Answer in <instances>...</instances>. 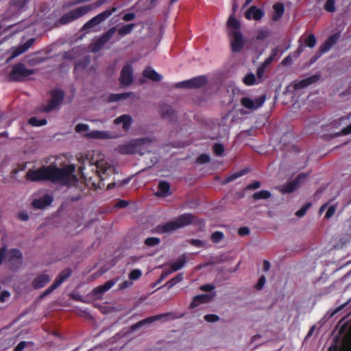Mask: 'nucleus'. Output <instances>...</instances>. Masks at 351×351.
Here are the masks:
<instances>
[{"instance_id": "1", "label": "nucleus", "mask_w": 351, "mask_h": 351, "mask_svg": "<svg viewBox=\"0 0 351 351\" xmlns=\"http://www.w3.org/2000/svg\"><path fill=\"white\" fill-rule=\"evenodd\" d=\"M73 165L58 168L56 165L43 166L32 170L29 169L25 176L27 180L32 182L47 180L53 183L67 185L76 180Z\"/></svg>"}, {"instance_id": "2", "label": "nucleus", "mask_w": 351, "mask_h": 351, "mask_svg": "<svg viewBox=\"0 0 351 351\" xmlns=\"http://www.w3.org/2000/svg\"><path fill=\"white\" fill-rule=\"evenodd\" d=\"M227 25L231 50L234 53H238L241 51L244 46V38L240 31V23L232 15L228 20Z\"/></svg>"}, {"instance_id": "3", "label": "nucleus", "mask_w": 351, "mask_h": 351, "mask_svg": "<svg viewBox=\"0 0 351 351\" xmlns=\"http://www.w3.org/2000/svg\"><path fill=\"white\" fill-rule=\"evenodd\" d=\"M194 219L195 216L193 215L184 213L173 221L158 226L156 230L159 233H169L191 224L194 221Z\"/></svg>"}, {"instance_id": "4", "label": "nucleus", "mask_w": 351, "mask_h": 351, "mask_svg": "<svg viewBox=\"0 0 351 351\" xmlns=\"http://www.w3.org/2000/svg\"><path fill=\"white\" fill-rule=\"evenodd\" d=\"M101 3L97 5L90 4L76 8L69 12L63 14L58 20V23L64 25L73 22L88 14L89 12L99 6Z\"/></svg>"}, {"instance_id": "5", "label": "nucleus", "mask_w": 351, "mask_h": 351, "mask_svg": "<svg viewBox=\"0 0 351 351\" xmlns=\"http://www.w3.org/2000/svg\"><path fill=\"white\" fill-rule=\"evenodd\" d=\"M35 73L36 70L27 69L25 64L18 63L13 66L9 78L12 81L22 82L26 80L29 76L34 75Z\"/></svg>"}, {"instance_id": "6", "label": "nucleus", "mask_w": 351, "mask_h": 351, "mask_svg": "<svg viewBox=\"0 0 351 351\" xmlns=\"http://www.w3.org/2000/svg\"><path fill=\"white\" fill-rule=\"evenodd\" d=\"M64 93L60 89H54L51 91V99L47 104L42 105L40 110L44 112H49L56 109L63 101Z\"/></svg>"}, {"instance_id": "7", "label": "nucleus", "mask_w": 351, "mask_h": 351, "mask_svg": "<svg viewBox=\"0 0 351 351\" xmlns=\"http://www.w3.org/2000/svg\"><path fill=\"white\" fill-rule=\"evenodd\" d=\"M143 139L131 140L118 145L116 151L122 154H134L140 152Z\"/></svg>"}, {"instance_id": "8", "label": "nucleus", "mask_w": 351, "mask_h": 351, "mask_svg": "<svg viewBox=\"0 0 351 351\" xmlns=\"http://www.w3.org/2000/svg\"><path fill=\"white\" fill-rule=\"evenodd\" d=\"M72 271L70 268H66L62 271L58 277L55 279L54 282L43 293L40 295V299H43L47 295L51 293L56 289L60 285L71 276Z\"/></svg>"}, {"instance_id": "9", "label": "nucleus", "mask_w": 351, "mask_h": 351, "mask_svg": "<svg viewBox=\"0 0 351 351\" xmlns=\"http://www.w3.org/2000/svg\"><path fill=\"white\" fill-rule=\"evenodd\" d=\"M117 10L115 8L112 9H107L105 11L101 12L100 14L96 15L93 17L88 21H87L82 27V31H86L89 29L97 25H99L104 21H106L108 18H109L113 12Z\"/></svg>"}, {"instance_id": "10", "label": "nucleus", "mask_w": 351, "mask_h": 351, "mask_svg": "<svg viewBox=\"0 0 351 351\" xmlns=\"http://www.w3.org/2000/svg\"><path fill=\"white\" fill-rule=\"evenodd\" d=\"M306 178V174L300 173L296 179L286 184L278 186L277 189L283 194L292 193L299 187L300 182L304 180Z\"/></svg>"}, {"instance_id": "11", "label": "nucleus", "mask_w": 351, "mask_h": 351, "mask_svg": "<svg viewBox=\"0 0 351 351\" xmlns=\"http://www.w3.org/2000/svg\"><path fill=\"white\" fill-rule=\"evenodd\" d=\"M319 80V75H314L302 80H294L287 88L297 90L308 87Z\"/></svg>"}, {"instance_id": "12", "label": "nucleus", "mask_w": 351, "mask_h": 351, "mask_svg": "<svg viewBox=\"0 0 351 351\" xmlns=\"http://www.w3.org/2000/svg\"><path fill=\"white\" fill-rule=\"evenodd\" d=\"M171 317V319L173 318V314L171 313H162V314H158L156 315L151 316L149 317H147L144 319H142L135 324L132 325L131 326V328L132 330H136L138 328H140L143 327L145 325L151 324L154 323V322L161 320L164 318H168Z\"/></svg>"}, {"instance_id": "13", "label": "nucleus", "mask_w": 351, "mask_h": 351, "mask_svg": "<svg viewBox=\"0 0 351 351\" xmlns=\"http://www.w3.org/2000/svg\"><path fill=\"white\" fill-rule=\"evenodd\" d=\"M116 27H113L110 28L106 33L100 36L93 45L92 51L93 52L99 51L107 43L110 39L113 36L116 32Z\"/></svg>"}, {"instance_id": "14", "label": "nucleus", "mask_w": 351, "mask_h": 351, "mask_svg": "<svg viewBox=\"0 0 351 351\" xmlns=\"http://www.w3.org/2000/svg\"><path fill=\"white\" fill-rule=\"evenodd\" d=\"M206 83V79L204 76H198L189 80L178 82V88H198L204 86Z\"/></svg>"}, {"instance_id": "15", "label": "nucleus", "mask_w": 351, "mask_h": 351, "mask_svg": "<svg viewBox=\"0 0 351 351\" xmlns=\"http://www.w3.org/2000/svg\"><path fill=\"white\" fill-rule=\"evenodd\" d=\"M265 100L266 95H263L254 100L245 97L241 99V104L243 107L251 110H254L261 108L265 103Z\"/></svg>"}, {"instance_id": "16", "label": "nucleus", "mask_w": 351, "mask_h": 351, "mask_svg": "<svg viewBox=\"0 0 351 351\" xmlns=\"http://www.w3.org/2000/svg\"><path fill=\"white\" fill-rule=\"evenodd\" d=\"M119 81L123 86H130L133 82V69L130 64L124 66L121 71Z\"/></svg>"}, {"instance_id": "17", "label": "nucleus", "mask_w": 351, "mask_h": 351, "mask_svg": "<svg viewBox=\"0 0 351 351\" xmlns=\"http://www.w3.org/2000/svg\"><path fill=\"white\" fill-rule=\"evenodd\" d=\"M264 15V10L255 5L251 6L245 13V17L248 20L260 21Z\"/></svg>"}, {"instance_id": "18", "label": "nucleus", "mask_w": 351, "mask_h": 351, "mask_svg": "<svg viewBox=\"0 0 351 351\" xmlns=\"http://www.w3.org/2000/svg\"><path fill=\"white\" fill-rule=\"evenodd\" d=\"M51 279V277L47 274H41L37 276L32 281V287L35 289L44 287Z\"/></svg>"}, {"instance_id": "19", "label": "nucleus", "mask_w": 351, "mask_h": 351, "mask_svg": "<svg viewBox=\"0 0 351 351\" xmlns=\"http://www.w3.org/2000/svg\"><path fill=\"white\" fill-rule=\"evenodd\" d=\"M215 295V293L198 295L194 297L193 301L190 304V308H193L201 303L207 302L211 300Z\"/></svg>"}, {"instance_id": "20", "label": "nucleus", "mask_w": 351, "mask_h": 351, "mask_svg": "<svg viewBox=\"0 0 351 351\" xmlns=\"http://www.w3.org/2000/svg\"><path fill=\"white\" fill-rule=\"evenodd\" d=\"M88 162L90 165L95 164L96 165L97 171L99 173L100 177H101V174H109L114 170L111 166L104 161L97 160L95 162H93L89 160Z\"/></svg>"}, {"instance_id": "21", "label": "nucleus", "mask_w": 351, "mask_h": 351, "mask_svg": "<svg viewBox=\"0 0 351 351\" xmlns=\"http://www.w3.org/2000/svg\"><path fill=\"white\" fill-rule=\"evenodd\" d=\"M114 123L116 125L122 124L123 129L125 131H128L132 123V117L129 114H123L114 120Z\"/></svg>"}, {"instance_id": "22", "label": "nucleus", "mask_w": 351, "mask_h": 351, "mask_svg": "<svg viewBox=\"0 0 351 351\" xmlns=\"http://www.w3.org/2000/svg\"><path fill=\"white\" fill-rule=\"evenodd\" d=\"M53 201V197L49 195H45L39 199L32 202V206L35 208L41 209L49 206Z\"/></svg>"}, {"instance_id": "23", "label": "nucleus", "mask_w": 351, "mask_h": 351, "mask_svg": "<svg viewBox=\"0 0 351 351\" xmlns=\"http://www.w3.org/2000/svg\"><path fill=\"white\" fill-rule=\"evenodd\" d=\"M119 278H114L105 282L104 285L94 289L93 293L95 295H102L112 288L118 281Z\"/></svg>"}, {"instance_id": "24", "label": "nucleus", "mask_w": 351, "mask_h": 351, "mask_svg": "<svg viewBox=\"0 0 351 351\" xmlns=\"http://www.w3.org/2000/svg\"><path fill=\"white\" fill-rule=\"evenodd\" d=\"M339 38V34H335L328 37V38L319 47V49L324 53L328 52L331 47L337 43Z\"/></svg>"}, {"instance_id": "25", "label": "nucleus", "mask_w": 351, "mask_h": 351, "mask_svg": "<svg viewBox=\"0 0 351 351\" xmlns=\"http://www.w3.org/2000/svg\"><path fill=\"white\" fill-rule=\"evenodd\" d=\"M186 263V256L185 254L180 256L175 261L169 265V269L172 272L182 269Z\"/></svg>"}, {"instance_id": "26", "label": "nucleus", "mask_w": 351, "mask_h": 351, "mask_svg": "<svg viewBox=\"0 0 351 351\" xmlns=\"http://www.w3.org/2000/svg\"><path fill=\"white\" fill-rule=\"evenodd\" d=\"M171 194L170 184L166 181H161L158 184L156 195L158 197H167Z\"/></svg>"}, {"instance_id": "27", "label": "nucleus", "mask_w": 351, "mask_h": 351, "mask_svg": "<svg viewBox=\"0 0 351 351\" xmlns=\"http://www.w3.org/2000/svg\"><path fill=\"white\" fill-rule=\"evenodd\" d=\"M86 136L88 138L94 139H107L111 138L112 137L108 132L99 130L89 132L86 134Z\"/></svg>"}, {"instance_id": "28", "label": "nucleus", "mask_w": 351, "mask_h": 351, "mask_svg": "<svg viewBox=\"0 0 351 351\" xmlns=\"http://www.w3.org/2000/svg\"><path fill=\"white\" fill-rule=\"evenodd\" d=\"M160 112L164 119L171 120L173 119L174 111L171 106L163 104L160 108Z\"/></svg>"}, {"instance_id": "29", "label": "nucleus", "mask_w": 351, "mask_h": 351, "mask_svg": "<svg viewBox=\"0 0 351 351\" xmlns=\"http://www.w3.org/2000/svg\"><path fill=\"white\" fill-rule=\"evenodd\" d=\"M143 76L154 82H159L162 80V75L158 74L155 70L151 68H147L143 71Z\"/></svg>"}, {"instance_id": "30", "label": "nucleus", "mask_w": 351, "mask_h": 351, "mask_svg": "<svg viewBox=\"0 0 351 351\" xmlns=\"http://www.w3.org/2000/svg\"><path fill=\"white\" fill-rule=\"evenodd\" d=\"M273 8L274 10V14L272 16V19L274 21H276L282 17V16L284 13V11H285L284 5L281 3H276L273 5Z\"/></svg>"}, {"instance_id": "31", "label": "nucleus", "mask_w": 351, "mask_h": 351, "mask_svg": "<svg viewBox=\"0 0 351 351\" xmlns=\"http://www.w3.org/2000/svg\"><path fill=\"white\" fill-rule=\"evenodd\" d=\"M247 169H243V170H241L239 171H237V172H235L232 174H231L230 176L226 177L224 180L222 182L223 184H228L237 178H239V177L245 175V173H247Z\"/></svg>"}, {"instance_id": "32", "label": "nucleus", "mask_w": 351, "mask_h": 351, "mask_svg": "<svg viewBox=\"0 0 351 351\" xmlns=\"http://www.w3.org/2000/svg\"><path fill=\"white\" fill-rule=\"evenodd\" d=\"M183 280V274L179 273L174 278L167 281L164 286L167 287L168 289H171L176 284L180 282Z\"/></svg>"}, {"instance_id": "33", "label": "nucleus", "mask_w": 351, "mask_h": 351, "mask_svg": "<svg viewBox=\"0 0 351 351\" xmlns=\"http://www.w3.org/2000/svg\"><path fill=\"white\" fill-rule=\"evenodd\" d=\"M135 27V24L130 23L123 25L118 29V33L121 36H125L130 34Z\"/></svg>"}, {"instance_id": "34", "label": "nucleus", "mask_w": 351, "mask_h": 351, "mask_svg": "<svg viewBox=\"0 0 351 351\" xmlns=\"http://www.w3.org/2000/svg\"><path fill=\"white\" fill-rule=\"evenodd\" d=\"M131 95V93H124L119 94H111L108 98V101L110 102L118 101L120 100L125 99L128 98Z\"/></svg>"}, {"instance_id": "35", "label": "nucleus", "mask_w": 351, "mask_h": 351, "mask_svg": "<svg viewBox=\"0 0 351 351\" xmlns=\"http://www.w3.org/2000/svg\"><path fill=\"white\" fill-rule=\"evenodd\" d=\"M243 83L247 86H252L254 84H259V82L256 80L254 74L250 73H247L243 79Z\"/></svg>"}, {"instance_id": "36", "label": "nucleus", "mask_w": 351, "mask_h": 351, "mask_svg": "<svg viewBox=\"0 0 351 351\" xmlns=\"http://www.w3.org/2000/svg\"><path fill=\"white\" fill-rule=\"evenodd\" d=\"M271 194L269 191L263 190L256 193H254L252 197L255 200L258 199H267L271 197Z\"/></svg>"}, {"instance_id": "37", "label": "nucleus", "mask_w": 351, "mask_h": 351, "mask_svg": "<svg viewBox=\"0 0 351 351\" xmlns=\"http://www.w3.org/2000/svg\"><path fill=\"white\" fill-rule=\"evenodd\" d=\"M47 122L45 119H38L36 117H32L28 120L29 124L34 127L45 125Z\"/></svg>"}, {"instance_id": "38", "label": "nucleus", "mask_w": 351, "mask_h": 351, "mask_svg": "<svg viewBox=\"0 0 351 351\" xmlns=\"http://www.w3.org/2000/svg\"><path fill=\"white\" fill-rule=\"evenodd\" d=\"M10 261H14V260L21 261L23 257L21 252L17 249L10 250Z\"/></svg>"}, {"instance_id": "39", "label": "nucleus", "mask_w": 351, "mask_h": 351, "mask_svg": "<svg viewBox=\"0 0 351 351\" xmlns=\"http://www.w3.org/2000/svg\"><path fill=\"white\" fill-rule=\"evenodd\" d=\"M33 343L32 341H21L14 348V351H22L25 348L32 349Z\"/></svg>"}, {"instance_id": "40", "label": "nucleus", "mask_w": 351, "mask_h": 351, "mask_svg": "<svg viewBox=\"0 0 351 351\" xmlns=\"http://www.w3.org/2000/svg\"><path fill=\"white\" fill-rule=\"evenodd\" d=\"M317 43L316 38L313 34H309L304 40V43L306 47L313 48L315 46Z\"/></svg>"}, {"instance_id": "41", "label": "nucleus", "mask_w": 351, "mask_h": 351, "mask_svg": "<svg viewBox=\"0 0 351 351\" xmlns=\"http://www.w3.org/2000/svg\"><path fill=\"white\" fill-rule=\"evenodd\" d=\"M290 47V45H288L283 49H280L278 47H276L271 49V54L269 55L271 57H272L273 59L275 58L277 56H280L283 54L285 51H286Z\"/></svg>"}, {"instance_id": "42", "label": "nucleus", "mask_w": 351, "mask_h": 351, "mask_svg": "<svg viewBox=\"0 0 351 351\" xmlns=\"http://www.w3.org/2000/svg\"><path fill=\"white\" fill-rule=\"evenodd\" d=\"M160 240L158 237H148L145 240V244L149 247L158 245Z\"/></svg>"}, {"instance_id": "43", "label": "nucleus", "mask_w": 351, "mask_h": 351, "mask_svg": "<svg viewBox=\"0 0 351 351\" xmlns=\"http://www.w3.org/2000/svg\"><path fill=\"white\" fill-rule=\"evenodd\" d=\"M24 52H25V51L23 48L22 45H21L16 48H13L12 56H10V58H9L8 60H10L12 59L16 58L17 56H20L21 54L23 53Z\"/></svg>"}, {"instance_id": "44", "label": "nucleus", "mask_w": 351, "mask_h": 351, "mask_svg": "<svg viewBox=\"0 0 351 351\" xmlns=\"http://www.w3.org/2000/svg\"><path fill=\"white\" fill-rule=\"evenodd\" d=\"M311 206V203H306L305 205H304L300 210H298L296 213H295V215L298 217H303L307 210Z\"/></svg>"}, {"instance_id": "45", "label": "nucleus", "mask_w": 351, "mask_h": 351, "mask_svg": "<svg viewBox=\"0 0 351 351\" xmlns=\"http://www.w3.org/2000/svg\"><path fill=\"white\" fill-rule=\"evenodd\" d=\"M223 238V234L222 232L216 231L211 235V240L214 243H219Z\"/></svg>"}, {"instance_id": "46", "label": "nucleus", "mask_w": 351, "mask_h": 351, "mask_svg": "<svg viewBox=\"0 0 351 351\" xmlns=\"http://www.w3.org/2000/svg\"><path fill=\"white\" fill-rule=\"evenodd\" d=\"M142 275V271L140 269H134L129 274V278L132 280H138Z\"/></svg>"}, {"instance_id": "47", "label": "nucleus", "mask_w": 351, "mask_h": 351, "mask_svg": "<svg viewBox=\"0 0 351 351\" xmlns=\"http://www.w3.org/2000/svg\"><path fill=\"white\" fill-rule=\"evenodd\" d=\"M324 9L329 12H334L335 11V1L333 0H327Z\"/></svg>"}, {"instance_id": "48", "label": "nucleus", "mask_w": 351, "mask_h": 351, "mask_svg": "<svg viewBox=\"0 0 351 351\" xmlns=\"http://www.w3.org/2000/svg\"><path fill=\"white\" fill-rule=\"evenodd\" d=\"M213 149L217 156H221L224 152V147L220 143H215Z\"/></svg>"}, {"instance_id": "49", "label": "nucleus", "mask_w": 351, "mask_h": 351, "mask_svg": "<svg viewBox=\"0 0 351 351\" xmlns=\"http://www.w3.org/2000/svg\"><path fill=\"white\" fill-rule=\"evenodd\" d=\"M350 119V116L341 117L339 120L333 121L332 125L335 127L341 125V124H346Z\"/></svg>"}, {"instance_id": "50", "label": "nucleus", "mask_w": 351, "mask_h": 351, "mask_svg": "<svg viewBox=\"0 0 351 351\" xmlns=\"http://www.w3.org/2000/svg\"><path fill=\"white\" fill-rule=\"evenodd\" d=\"M75 130L78 133L88 132L89 130V126L87 124L79 123L76 125Z\"/></svg>"}, {"instance_id": "51", "label": "nucleus", "mask_w": 351, "mask_h": 351, "mask_svg": "<svg viewBox=\"0 0 351 351\" xmlns=\"http://www.w3.org/2000/svg\"><path fill=\"white\" fill-rule=\"evenodd\" d=\"M269 35V32L267 29H260L258 31L256 34L257 40H263L266 38Z\"/></svg>"}, {"instance_id": "52", "label": "nucleus", "mask_w": 351, "mask_h": 351, "mask_svg": "<svg viewBox=\"0 0 351 351\" xmlns=\"http://www.w3.org/2000/svg\"><path fill=\"white\" fill-rule=\"evenodd\" d=\"M204 319L208 322H216L219 319V317L215 314H208L204 316Z\"/></svg>"}, {"instance_id": "53", "label": "nucleus", "mask_w": 351, "mask_h": 351, "mask_svg": "<svg viewBox=\"0 0 351 351\" xmlns=\"http://www.w3.org/2000/svg\"><path fill=\"white\" fill-rule=\"evenodd\" d=\"M336 211V206L332 205L330 206L326 211V213L325 215L326 219H330L335 213Z\"/></svg>"}, {"instance_id": "54", "label": "nucleus", "mask_w": 351, "mask_h": 351, "mask_svg": "<svg viewBox=\"0 0 351 351\" xmlns=\"http://www.w3.org/2000/svg\"><path fill=\"white\" fill-rule=\"evenodd\" d=\"M265 67L263 66H261L260 67H258L257 69V71H256V75H257V77H256V80L260 82H262V79H263V74L265 73Z\"/></svg>"}, {"instance_id": "55", "label": "nucleus", "mask_w": 351, "mask_h": 351, "mask_svg": "<svg viewBox=\"0 0 351 351\" xmlns=\"http://www.w3.org/2000/svg\"><path fill=\"white\" fill-rule=\"evenodd\" d=\"M324 53L319 48L317 51L315 53L313 56L311 57L310 60L311 64H313Z\"/></svg>"}, {"instance_id": "56", "label": "nucleus", "mask_w": 351, "mask_h": 351, "mask_svg": "<svg viewBox=\"0 0 351 351\" xmlns=\"http://www.w3.org/2000/svg\"><path fill=\"white\" fill-rule=\"evenodd\" d=\"M172 271L170 270V269H167L162 271L160 278L158 279L157 284L162 282L164 279H165L170 274H171Z\"/></svg>"}, {"instance_id": "57", "label": "nucleus", "mask_w": 351, "mask_h": 351, "mask_svg": "<svg viewBox=\"0 0 351 351\" xmlns=\"http://www.w3.org/2000/svg\"><path fill=\"white\" fill-rule=\"evenodd\" d=\"M209 160L210 157L207 154H202L197 158V162L201 164L208 162Z\"/></svg>"}, {"instance_id": "58", "label": "nucleus", "mask_w": 351, "mask_h": 351, "mask_svg": "<svg viewBox=\"0 0 351 351\" xmlns=\"http://www.w3.org/2000/svg\"><path fill=\"white\" fill-rule=\"evenodd\" d=\"M46 60H47L46 58H32V59L29 60V63L31 65L34 66V65H36V64H40V63L45 62Z\"/></svg>"}, {"instance_id": "59", "label": "nucleus", "mask_w": 351, "mask_h": 351, "mask_svg": "<svg viewBox=\"0 0 351 351\" xmlns=\"http://www.w3.org/2000/svg\"><path fill=\"white\" fill-rule=\"evenodd\" d=\"M34 42H35L34 38L29 39L26 43H25L23 45H22L23 48L26 51L28 49H29L34 45Z\"/></svg>"}, {"instance_id": "60", "label": "nucleus", "mask_w": 351, "mask_h": 351, "mask_svg": "<svg viewBox=\"0 0 351 351\" xmlns=\"http://www.w3.org/2000/svg\"><path fill=\"white\" fill-rule=\"evenodd\" d=\"M260 186H261V182L259 181H254V182L248 184L246 186V189H249V190H252V189L254 190V189H258Z\"/></svg>"}, {"instance_id": "61", "label": "nucleus", "mask_w": 351, "mask_h": 351, "mask_svg": "<svg viewBox=\"0 0 351 351\" xmlns=\"http://www.w3.org/2000/svg\"><path fill=\"white\" fill-rule=\"evenodd\" d=\"M265 277L264 276H261L259 278L258 283L256 284V289L258 290L261 289L263 287L264 285L265 284Z\"/></svg>"}, {"instance_id": "62", "label": "nucleus", "mask_w": 351, "mask_h": 351, "mask_svg": "<svg viewBox=\"0 0 351 351\" xmlns=\"http://www.w3.org/2000/svg\"><path fill=\"white\" fill-rule=\"evenodd\" d=\"M133 285V282L130 280H125L119 285L120 289H125L126 288L130 287Z\"/></svg>"}, {"instance_id": "63", "label": "nucleus", "mask_w": 351, "mask_h": 351, "mask_svg": "<svg viewBox=\"0 0 351 351\" xmlns=\"http://www.w3.org/2000/svg\"><path fill=\"white\" fill-rule=\"evenodd\" d=\"M215 289V287L211 284L204 285L200 287V289L204 291H210Z\"/></svg>"}, {"instance_id": "64", "label": "nucleus", "mask_w": 351, "mask_h": 351, "mask_svg": "<svg viewBox=\"0 0 351 351\" xmlns=\"http://www.w3.org/2000/svg\"><path fill=\"white\" fill-rule=\"evenodd\" d=\"M351 133V123L343 128L339 134L347 135Z\"/></svg>"}]
</instances>
